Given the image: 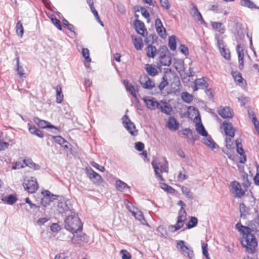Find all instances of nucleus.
<instances>
[{
  "label": "nucleus",
  "instance_id": "obj_1",
  "mask_svg": "<svg viewBox=\"0 0 259 259\" xmlns=\"http://www.w3.org/2000/svg\"><path fill=\"white\" fill-rule=\"evenodd\" d=\"M248 228L246 229L247 236L249 240V247H247V252L250 254H253L256 251V248L257 246V242L255 237L252 233L257 232L259 229V215H257V218L254 220L248 222Z\"/></svg>",
  "mask_w": 259,
  "mask_h": 259
},
{
  "label": "nucleus",
  "instance_id": "obj_2",
  "mask_svg": "<svg viewBox=\"0 0 259 259\" xmlns=\"http://www.w3.org/2000/svg\"><path fill=\"white\" fill-rule=\"evenodd\" d=\"M65 228L72 233L81 231L82 224L80 219L74 211H71L64 221Z\"/></svg>",
  "mask_w": 259,
  "mask_h": 259
},
{
  "label": "nucleus",
  "instance_id": "obj_3",
  "mask_svg": "<svg viewBox=\"0 0 259 259\" xmlns=\"http://www.w3.org/2000/svg\"><path fill=\"white\" fill-rule=\"evenodd\" d=\"M165 163L161 165L160 163H157L156 161L153 160L151 164L154 168L155 174L156 177L160 181H164L161 173L168 171L167 161L165 160Z\"/></svg>",
  "mask_w": 259,
  "mask_h": 259
},
{
  "label": "nucleus",
  "instance_id": "obj_4",
  "mask_svg": "<svg viewBox=\"0 0 259 259\" xmlns=\"http://www.w3.org/2000/svg\"><path fill=\"white\" fill-rule=\"evenodd\" d=\"M23 186L25 190L30 193H34L37 191L38 188V185L36 178L32 177L27 179V180L25 179Z\"/></svg>",
  "mask_w": 259,
  "mask_h": 259
},
{
  "label": "nucleus",
  "instance_id": "obj_5",
  "mask_svg": "<svg viewBox=\"0 0 259 259\" xmlns=\"http://www.w3.org/2000/svg\"><path fill=\"white\" fill-rule=\"evenodd\" d=\"M236 228L242 234L243 238L240 240V242L242 246L245 248L247 251V247H249V240L246 229H248L246 228V226H243L240 222L237 223Z\"/></svg>",
  "mask_w": 259,
  "mask_h": 259
},
{
  "label": "nucleus",
  "instance_id": "obj_6",
  "mask_svg": "<svg viewBox=\"0 0 259 259\" xmlns=\"http://www.w3.org/2000/svg\"><path fill=\"white\" fill-rule=\"evenodd\" d=\"M177 247L181 251L183 252L185 255L187 256L189 259L194 258V253L192 248L190 246L185 245V242L183 240H179L177 241Z\"/></svg>",
  "mask_w": 259,
  "mask_h": 259
},
{
  "label": "nucleus",
  "instance_id": "obj_7",
  "mask_svg": "<svg viewBox=\"0 0 259 259\" xmlns=\"http://www.w3.org/2000/svg\"><path fill=\"white\" fill-rule=\"evenodd\" d=\"M230 192L234 195V197L240 198L245 195V191L241 188L240 183L233 181L230 184Z\"/></svg>",
  "mask_w": 259,
  "mask_h": 259
},
{
  "label": "nucleus",
  "instance_id": "obj_8",
  "mask_svg": "<svg viewBox=\"0 0 259 259\" xmlns=\"http://www.w3.org/2000/svg\"><path fill=\"white\" fill-rule=\"evenodd\" d=\"M85 173L90 180L96 185L100 186L103 183L102 177L91 167L86 168Z\"/></svg>",
  "mask_w": 259,
  "mask_h": 259
},
{
  "label": "nucleus",
  "instance_id": "obj_9",
  "mask_svg": "<svg viewBox=\"0 0 259 259\" xmlns=\"http://www.w3.org/2000/svg\"><path fill=\"white\" fill-rule=\"evenodd\" d=\"M122 120L124 127L131 135L136 136L138 135V130L136 129L135 124L130 120L127 115H124L122 118Z\"/></svg>",
  "mask_w": 259,
  "mask_h": 259
},
{
  "label": "nucleus",
  "instance_id": "obj_10",
  "mask_svg": "<svg viewBox=\"0 0 259 259\" xmlns=\"http://www.w3.org/2000/svg\"><path fill=\"white\" fill-rule=\"evenodd\" d=\"M41 194L43 195V197L41 198L40 203L44 207L50 205V203L58 197L57 195L52 194L49 190L42 191Z\"/></svg>",
  "mask_w": 259,
  "mask_h": 259
},
{
  "label": "nucleus",
  "instance_id": "obj_11",
  "mask_svg": "<svg viewBox=\"0 0 259 259\" xmlns=\"http://www.w3.org/2000/svg\"><path fill=\"white\" fill-rule=\"evenodd\" d=\"M140 83L145 89L151 90L155 87L154 82L146 74L141 77Z\"/></svg>",
  "mask_w": 259,
  "mask_h": 259
},
{
  "label": "nucleus",
  "instance_id": "obj_12",
  "mask_svg": "<svg viewBox=\"0 0 259 259\" xmlns=\"http://www.w3.org/2000/svg\"><path fill=\"white\" fill-rule=\"evenodd\" d=\"M70 205V202L68 200L66 201L63 199L62 201L58 202L57 210L60 213H66L68 211H69L71 213V211H73Z\"/></svg>",
  "mask_w": 259,
  "mask_h": 259
},
{
  "label": "nucleus",
  "instance_id": "obj_13",
  "mask_svg": "<svg viewBox=\"0 0 259 259\" xmlns=\"http://www.w3.org/2000/svg\"><path fill=\"white\" fill-rule=\"evenodd\" d=\"M143 100L145 103L146 107L151 110H154L158 108L159 102H158L154 98H150L148 97H145L143 98Z\"/></svg>",
  "mask_w": 259,
  "mask_h": 259
},
{
  "label": "nucleus",
  "instance_id": "obj_14",
  "mask_svg": "<svg viewBox=\"0 0 259 259\" xmlns=\"http://www.w3.org/2000/svg\"><path fill=\"white\" fill-rule=\"evenodd\" d=\"M34 122L39 127L42 128H49L50 129L54 128L56 131L58 130V128L51 124L49 122L41 120L38 117H34Z\"/></svg>",
  "mask_w": 259,
  "mask_h": 259
},
{
  "label": "nucleus",
  "instance_id": "obj_15",
  "mask_svg": "<svg viewBox=\"0 0 259 259\" xmlns=\"http://www.w3.org/2000/svg\"><path fill=\"white\" fill-rule=\"evenodd\" d=\"M219 115L223 118H231L233 116L232 110L228 106H221L218 110Z\"/></svg>",
  "mask_w": 259,
  "mask_h": 259
},
{
  "label": "nucleus",
  "instance_id": "obj_16",
  "mask_svg": "<svg viewBox=\"0 0 259 259\" xmlns=\"http://www.w3.org/2000/svg\"><path fill=\"white\" fill-rule=\"evenodd\" d=\"M236 150L238 154L240 156H242V158L239 160L240 163H244L246 161V157L244 154V149L242 148L241 141L240 139H237L235 141Z\"/></svg>",
  "mask_w": 259,
  "mask_h": 259
},
{
  "label": "nucleus",
  "instance_id": "obj_17",
  "mask_svg": "<svg viewBox=\"0 0 259 259\" xmlns=\"http://www.w3.org/2000/svg\"><path fill=\"white\" fill-rule=\"evenodd\" d=\"M222 125L224 127L225 134L230 137H234L235 130L233 127L232 123L224 121L222 123Z\"/></svg>",
  "mask_w": 259,
  "mask_h": 259
},
{
  "label": "nucleus",
  "instance_id": "obj_18",
  "mask_svg": "<svg viewBox=\"0 0 259 259\" xmlns=\"http://www.w3.org/2000/svg\"><path fill=\"white\" fill-rule=\"evenodd\" d=\"M236 51L238 54L239 68L242 70L244 68V48L241 45H238L236 47Z\"/></svg>",
  "mask_w": 259,
  "mask_h": 259
},
{
  "label": "nucleus",
  "instance_id": "obj_19",
  "mask_svg": "<svg viewBox=\"0 0 259 259\" xmlns=\"http://www.w3.org/2000/svg\"><path fill=\"white\" fill-rule=\"evenodd\" d=\"M115 187L117 190L120 192H131V187H130L126 183L119 179L116 181Z\"/></svg>",
  "mask_w": 259,
  "mask_h": 259
},
{
  "label": "nucleus",
  "instance_id": "obj_20",
  "mask_svg": "<svg viewBox=\"0 0 259 259\" xmlns=\"http://www.w3.org/2000/svg\"><path fill=\"white\" fill-rule=\"evenodd\" d=\"M158 109L160 110L162 113L167 115L170 114L172 111V109L170 105L166 102H163L162 101H160L159 102V105L158 106Z\"/></svg>",
  "mask_w": 259,
  "mask_h": 259
},
{
  "label": "nucleus",
  "instance_id": "obj_21",
  "mask_svg": "<svg viewBox=\"0 0 259 259\" xmlns=\"http://www.w3.org/2000/svg\"><path fill=\"white\" fill-rule=\"evenodd\" d=\"M134 26L137 32L144 36V31H147L145 27L144 23L143 22L136 19L134 22Z\"/></svg>",
  "mask_w": 259,
  "mask_h": 259
},
{
  "label": "nucleus",
  "instance_id": "obj_22",
  "mask_svg": "<svg viewBox=\"0 0 259 259\" xmlns=\"http://www.w3.org/2000/svg\"><path fill=\"white\" fill-rule=\"evenodd\" d=\"M167 126L170 130L176 131L179 126V123L174 117H170L167 122Z\"/></svg>",
  "mask_w": 259,
  "mask_h": 259
},
{
  "label": "nucleus",
  "instance_id": "obj_23",
  "mask_svg": "<svg viewBox=\"0 0 259 259\" xmlns=\"http://www.w3.org/2000/svg\"><path fill=\"white\" fill-rule=\"evenodd\" d=\"M29 131L31 134L34 135L39 138H43L44 134L42 132L37 128L34 125L28 123Z\"/></svg>",
  "mask_w": 259,
  "mask_h": 259
},
{
  "label": "nucleus",
  "instance_id": "obj_24",
  "mask_svg": "<svg viewBox=\"0 0 259 259\" xmlns=\"http://www.w3.org/2000/svg\"><path fill=\"white\" fill-rule=\"evenodd\" d=\"M145 69L148 74L151 76H154L158 74V70L154 65L147 64L145 66Z\"/></svg>",
  "mask_w": 259,
  "mask_h": 259
},
{
  "label": "nucleus",
  "instance_id": "obj_25",
  "mask_svg": "<svg viewBox=\"0 0 259 259\" xmlns=\"http://www.w3.org/2000/svg\"><path fill=\"white\" fill-rule=\"evenodd\" d=\"M23 163L26 166H28L34 170H38L40 168L39 164L33 162L32 160L30 158H27L24 159Z\"/></svg>",
  "mask_w": 259,
  "mask_h": 259
},
{
  "label": "nucleus",
  "instance_id": "obj_26",
  "mask_svg": "<svg viewBox=\"0 0 259 259\" xmlns=\"http://www.w3.org/2000/svg\"><path fill=\"white\" fill-rule=\"evenodd\" d=\"M206 137L203 139V143L211 150L214 149L216 148L217 144L213 141L210 136L208 135Z\"/></svg>",
  "mask_w": 259,
  "mask_h": 259
},
{
  "label": "nucleus",
  "instance_id": "obj_27",
  "mask_svg": "<svg viewBox=\"0 0 259 259\" xmlns=\"http://www.w3.org/2000/svg\"><path fill=\"white\" fill-rule=\"evenodd\" d=\"M249 208L246 206L244 203H241L239 204L240 217L243 219H246V216L249 214Z\"/></svg>",
  "mask_w": 259,
  "mask_h": 259
},
{
  "label": "nucleus",
  "instance_id": "obj_28",
  "mask_svg": "<svg viewBox=\"0 0 259 259\" xmlns=\"http://www.w3.org/2000/svg\"><path fill=\"white\" fill-rule=\"evenodd\" d=\"M123 83L127 91L132 95L136 100H137L138 98L136 94V91L134 85L131 84H129L128 81H126L125 80L123 81Z\"/></svg>",
  "mask_w": 259,
  "mask_h": 259
},
{
  "label": "nucleus",
  "instance_id": "obj_29",
  "mask_svg": "<svg viewBox=\"0 0 259 259\" xmlns=\"http://www.w3.org/2000/svg\"><path fill=\"white\" fill-rule=\"evenodd\" d=\"M159 61L162 65L168 66L170 65L171 59L168 55H161L159 56Z\"/></svg>",
  "mask_w": 259,
  "mask_h": 259
},
{
  "label": "nucleus",
  "instance_id": "obj_30",
  "mask_svg": "<svg viewBox=\"0 0 259 259\" xmlns=\"http://www.w3.org/2000/svg\"><path fill=\"white\" fill-rule=\"evenodd\" d=\"M56 91V103H61L63 100L64 96L62 93V87L58 84L56 88H54Z\"/></svg>",
  "mask_w": 259,
  "mask_h": 259
},
{
  "label": "nucleus",
  "instance_id": "obj_31",
  "mask_svg": "<svg viewBox=\"0 0 259 259\" xmlns=\"http://www.w3.org/2000/svg\"><path fill=\"white\" fill-rule=\"evenodd\" d=\"M145 50L146 51L147 56L148 57L154 58L157 52V49L155 46L151 45H148Z\"/></svg>",
  "mask_w": 259,
  "mask_h": 259
},
{
  "label": "nucleus",
  "instance_id": "obj_32",
  "mask_svg": "<svg viewBox=\"0 0 259 259\" xmlns=\"http://www.w3.org/2000/svg\"><path fill=\"white\" fill-rule=\"evenodd\" d=\"M211 25L213 29L217 30L221 34L225 33V28L221 22H211Z\"/></svg>",
  "mask_w": 259,
  "mask_h": 259
},
{
  "label": "nucleus",
  "instance_id": "obj_33",
  "mask_svg": "<svg viewBox=\"0 0 259 259\" xmlns=\"http://www.w3.org/2000/svg\"><path fill=\"white\" fill-rule=\"evenodd\" d=\"M2 200L7 204L12 205L17 201V198L16 196L10 194L8 196L3 198Z\"/></svg>",
  "mask_w": 259,
  "mask_h": 259
},
{
  "label": "nucleus",
  "instance_id": "obj_34",
  "mask_svg": "<svg viewBox=\"0 0 259 259\" xmlns=\"http://www.w3.org/2000/svg\"><path fill=\"white\" fill-rule=\"evenodd\" d=\"M242 6L251 9L259 10V7L256 6L251 0H241Z\"/></svg>",
  "mask_w": 259,
  "mask_h": 259
},
{
  "label": "nucleus",
  "instance_id": "obj_35",
  "mask_svg": "<svg viewBox=\"0 0 259 259\" xmlns=\"http://www.w3.org/2000/svg\"><path fill=\"white\" fill-rule=\"evenodd\" d=\"M168 84L167 77L166 74H164L162 77V80L159 83L158 88L159 90V92L158 93H160L164 89V88Z\"/></svg>",
  "mask_w": 259,
  "mask_h": 259
},
{
  "label": "nucleus",
  "instance_id": "obj_36",
  "mask_svg": "<svg viewBox=\"0 0 259 259\" xmlns=\"http://www.w3.org/2000/svg\"><path fill=\"white\" fill-rule=\"evenodd\" d=\"M196 131L197 133L203 137H207V132L205 129L203 125L201 123H198L196 124Z\"/></svg>",
  "mask_w": 259,
  "mask_h": 259
},
{
  "label": "nucleus",
  "instance_id": "obj_37",
  "mask_svg": "<svg viewBox=\"0 0 259 259\" xmlns=\"http://www.w3.org/2000/svg\"><path fill=\"white\" fill-rule=\"evenodd\" d=\"M180 187L183 194L187 198L190 199H193L194 198L193 193L188 188L184 186H181Z\"/></svg>",
  "mask_w": 259,
  "mask_h": 259
},
{
  "label": "nucleus",
  "instance_id": "obj_38",
  "mask_svg": "<svg viewBox=\"0 0 259 259\" xmlns=\"http://www.w3.org/2000/svg\"><path fill=\"white\" fill-rule=\"evenodd\" d=\"M194 83H195L196 85H198V87L202 89H207L208 86V83L203 78L196 79L195 80Z\"/></svg>",
  "mask_w": 259,
  "mask_h": 259
},
{
  "label": "nucleus",
  "instance_id": "obj_39",
  "mask_svg": "<svg viewBox=\"0 0 259 259\" xmlns=\"http://www.w3.org/2000/svg\"><path fill=\"white\" fill-rule=\"evenodd\" d=\"M168 47L171 51H175L177 48L176 37L171 35L168 38Z\"/></svg>",
  "mask_w": 259,
  "mask_h": 259
},
{
  "label": "nucleus",
  "instance_id": "obj_40",
  "mask_svg": "<svg viewBox=\"0 0 259 259\" xmlns=\"http://www.w3.org/2000/svg\"><path fill=\"white\" fill-rule=\"evenodd\" d=\"M181 97L183 101L187 103H190L193 100V96L187 92L182 93Z\"/></svg>",
  "mask_w": 259,
  "mask_h": 259
},
{
  "label": "nucleus",
  "instance_id": "obj_41",
  "mask_svg": "<svg viewBox=\"0 0 259 259\" xmlns=\"http://www.w3.org/2000/svg\"><path fill=\"white\" fill-rule=\"evenodd\" d=\"M198 224V219L197 218L195 217H191L190 218V220L187 224V228L192 229L195 226Z\"/></svg>",
  "mask_w": 259,
  "mask_h": 259
},
{
  "label": "nucleus",
  "instance_id": "obj_42",
  "mask_svg": "<svg viewBox=\"0 0 259 259\" xmlns=\"http://www.w3.org/2000/svg\"><path fill=\"white\" fill-rule=\"evenodd\" d=\"M221 55L224 57V58L227 60H229L231 58L230 52L228 49H226L225 47L221 48V49H219Z\"/></svg>",
  "mask_w": 259,
  "mask_h": 259
},
{
  "label": "nucleus",
  "instance_id": "obj_43",
  "mask_svg": "<svg viewBox=\"0 0 259 259\" xmlns=\"http://www.w3.org/2000/svg\"><path fill=\"white\" fill-rule=\"evenodd\" d=\"M193 16H194L195 19L197 22H199L201 24H205L204 20L203 19L201 14L198 11V10L197 8L196 9L195 11L194 12Z\"/></svg>",
  "mask_w": 259,
  "mask_h": 259
},
{
  "label": "nucleus",
  "instance_id": "obj_44",
  "mask_svg": "<svg viewBox=\"0 0 259 259\" xmlns=\"http://www.w3.org/2000/svg\"><path fill=\"white\" fill-rule=\"evenodd\" d=\"M16 32L17 34L21 37L24 33V29L22 23L18 21L16 26Z\"/></svg>",
  "mask_w": 259,
  "mask_h": 259
},
{
  "label": "nucleus",
  "instance_id": "obj_45",
  "mask_svg": "<svg viewBox=\"0 0 259 259\" xmlns=\"http://www.w3.org/2000/svg\"><path fill=\"white\" fill-rule=\"evenodd\" d=\"M160 188L170 194H173L175 192L173 188L165 183H160Z\"/></svg>",
  "mask_w": 259,
  "mask_h": 259
},
{
  "label": "nucleus",
  "instance_id": "obj_46",
  "mask_svg": "<svg viewBox=\"0 0 259 259\" xmlns=\"http://www.w3.org/2000/svg\"><path fill=\"white\" fill-rule=\"evenodd\" d=\"M50 136L51 137V138L52 139L54 140L55 141L60 145H62V144H64L65 143H67V141L60 136Z\"/></svg>",
  "mask_w": 259,
  "mask_h": 259
},
{
  "label": "nucleus",
  "instance_id": "obj_47",
  "mask_svg": "<svg viewBox=\"0 0 259 259\" xmlns=\"http://www.w3.org/2000/svg\"><path fill=\"white\" fill-rule=\"evenodd\" d=\"M156 30L157 33L161 38H164L165 37L166 35V32L163 25L160 27H157V28H156Z\"/></svg>",
  "mask_w": 259,
  "mask_h": 259
},
{
  "label": "nucleus",
  "instance_id": "obj_48",
  "mask_svg": "<svg viewBox=\"0 0 259 259\" xmlns=\"http://www.w3.org/2000/svg\"><path fill=\"white\" fill-rule=\"evenodd\" d=\"M215 39L217 41V46L219 49H221V48L225 47L224 41L223 38L219 34H215Z\"/></svg>",
  "mask_w": 259,
  "mask_h": 259
},
{
  "label": "nucleus",
  "instance_id": "obj_49",
  "mask_svg": "<svg viewBox=\"0 0 259 259\" xmlns=\"http://www.w3.org/2000/svg\"><path fill=\"white\" fill-rule=\"evenodd\" d=\"M82 55L83 57L84 58L85 60L88 62H91V59L90 57V52L89 50L87 48H83L82 49Z\"/></svg>",
  "mask_w": 259,
  "mask_h": 259
},
{
  "label": "nucleus",
  "instance_id": "obj_50",
  "mask_svg": "<svg viewBox=\"0 0 259 259\" xmlns=\"http://www.w3.org/2000/svg\"><path fill=\"white\" fill-rule=\"evenodd\" d=\"M181 221H177V224L176 225H170L169 227V229H173L174 228V230H171L172 232H174L177 230H179L181 228L183 227L184 225V223H182L180 222Z\"/></svg>",
  "mask_w": 259,
  "mask_h": 259
},
{
  "label": "nucleus",
  "instance_id": "obj_51",
  "mask_svg": "<svg viewBox=\"0 0 259 259\" xmlns=\"http://www.w3.org/2000/svg\"><path fill=\"white\" fill-rule=\"evenodd\" d=\"M133 44L137 50H141L142 49L143 44L141 40H139L138 38H135L133 39Z\"/></svg>",
  "mask_w": 259,
  "mask_h": 259
},
{
  "label": "nucleus",
  "instance_id": "obj_52",
  "mask_svg": "<svg viewBox=\"0 0 259 259\" xmlns=\"http://www.w3.org/2000/svg\"><path fill=\"white\" fill-rule=\"evenodd\" d=\"M186 217V210L185 209H184V210H183V211L180 210L179 211V215L178 217L177 221H180L181 222L184 223Z\"/></svg>",
  "mask_w": 259,
  "mask_h": 259
},
{
  "label": "nucleus",
  "instance_id": "obj_53",
  "mask_svg": "<svg viewBox=\"0 0 259 259\" xmlns=\"http://www.w3.org/2000/svg\"><path fill=\"white\" fill-rule=\"evenodd\" d=\"M232 75L234 77V79L239 83H241L243 80V78L240 74L238 72H232Z\"/></svg>",
  "mask_w": 259,
  "mask_h": 259
},
{
  "label": "nucleus",
  "instance_id": "obj_54",
  "mask_svg": "<svg viewBox=\"0 0 259 259\" xmlns=\"http://www.w3.org/2000/svg\"><path fill=\"white\" fill-rule=\"evenodd\" d=\"M25 201L26 203L29 204L30 208L33 210H35L37 209H38L40 207L39 206L36 205L35 204L32 203V202L28 197L25 198Z\"/></svg>",
  "mask_w": 259,
  "mask_h": 259
},
{
  "label": "nucleus",
  "instance_id": "obj_55",
  "mask_svg": "<svg viewBox=\"0 0 259 259\" xmlns=\"http://www.w3.org/2000/svg\"><path fill=\"white\" fill-rule=\"evenodd\" d=\"M122 259H131L132 255L130 253L125 249H122L120 251Z\"/></svg>",
  "mask_w": 259,
  "mask_h": 259
},
{
  "label": "nucleus",
  "instance_id": "obj_56",
  "mask_svg": "<svg viewBox=\"0 0 259 259\" xmlns=\"http://www.w3.org/2000/svg\"><path fill=\"white\" fill-rule=\"evenodd\" d=\"M157 38V36L155 34H150L145 38V41L147 44L153 43L154 41L156 40Z\"/></svg>",
  "mask_w": 259,
  "mask_h": 259
},
{
  "label": "nucleus",
  "instance_id": "obj_57",
  "mask_svg": "<svg viewBox=\"0 0 259 259\" xmlns=\"http://www.w3.org/2000/svg\"><path fill=\"white\" fill-rule=\"evenodd\" d=\"M201 247L202 250V254L205 256L206 257L209 255V253L207 250V244L205 243L203 241H201Z\"/></svg>",
  "mask_w": 259,
  "mask_h": 259
},
{
  "label": "nucleus",
  "instance_id": "obj_58",
  "mask_svg": "<svg viewBox=\"0 0 259 259\" xmlns=\"http://www.w3.org/2000/svg\"><path fill=\"white\" fill-rule=\"evenodd\" d=\"M116 7H117V9L118 12L120 13L123 14L126 12V10H125V7L122 3H118L116 4Z\"/></svg>",
  "mask_w": 259,
  "mask_h": 259
},
{
  "label": "nucleus",
  "instance_id": "obj_59",
  "mask_svg": "<svg viewBox=\"0 0 259 259\" xmlns=\"http://www.w3.org/2000/svg\"><path fill=\"white\" fill-rule=\"evenodd\" d=\"M135 147L137 150L141 152L143 151L144 149V144L142 142H137L135 144Z\"/></svg>",
  "mask_w": 259,
  "mask_h": 259
},
{
  "label": "nucleus",
  "instance_id": "obj_60",
  "mask_svg": "<svg viewBox=\"0 0 259 259\" xmlns=\"http://www.w3.org/2000/svg\"><path fill=\"white\" fill-rule=\"evenodd\" d=\"M9 146L8 142H4L0 139V152L7 149Z\"/></svg>",
  "mask_w": 259,
  "mask_h": 259
},
{
  "label": "nucleus",
  "instance_id": "obj_61",
  "mask_svg": "<svg viewBox=\"0 0 259 259\" xmlns=\"http://www.w3.org/2000/svg\"><path fill=\"white\" fill-rule=\"evenodd\" d=\"M179 49L182 54H184L185 56L188 55L189 50L188 47L185 45H181L179 47Z\"/></svg>",
  "mask_w": 259,
  "mask_h": 259
},
{
  "label": "nucleus",
  "instance_id": "obj_62",
  "mask_svg": "<svg viewBox=\"0 0 259 259\" xmlns=\"http://www.w3.org/2000/svg\"><path fill=\"white\" fill-rule=\"evenodd\" d=\"M16 71L18 74H19V76H24V69H23V67L21 66L20 64H18V65H17Z\"/></svg>",
  "mask_w": 259,
  "mask_h": 259
},
{
  "label": "nucleus",
  "instance_id": "obj_63",
  "mask_svg": "<svg viewBox=\"0 0 259 259\" xmlns=\"http://www.w3.org/2000/svg\"><path fill=\"white\" fill-rule=\"evenodd\" d=\"M133 214L135 216L136 219L141 222H142V220L145 221L142 212L140 211L137 213L133 212Z\"/></svg>",
  "mask_w": 259,
  "mask_h": 259
},
{
  "label": "nucleus",
  "instance_id": "obj_64",
  "mask_svg": "<svg viewBox=\"0 0 259 259\" xmlns=\"http://www.w3.org/2000/svg\"><path fill=\"white\" fill-rule=\"evenodd\" d=\"M91 164L92 166L96 168L98 170H99L100 171H104L105 170V167L104 166H101L95 161H92L91 162Z\"/></svg>",
  "mask_w": 259,
  "mask_h": 259
}]
</instances>
